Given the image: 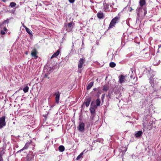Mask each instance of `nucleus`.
Instances as JSON below:
<instances>
[{"label": "nucleus", "mask_w": 161, "mask_h": 161, "mask_svg": "<svg viewBox=\"0 0 161 161\" xmlns=\"http://www.w3.org/2000/svg\"><path fill=\"white\" fill-rule=\"evenodd\" d=\"M87 152V151H86V150H85L82 153H81L77 157L76 159L77 160H79L82 157V155L84 154V152H85V153H86Z\"/></svg>", "instance_id": "obj_15"}, {"label": "nucleus", "mask_w": 161, "mask_h": 161, "mask_svg": "<svg viewBox=\"0 0 161 161\" xmlns=\"http://www.w3.org/2000/svg\"><path fill=\"white\" fill-rule=\"evenodd\" d=\"M55 102L57 103H58L59 102V97L60 96V93L59 91L57 93H55Z\"/></svg>", "instance_id": "obj_10"}, {"label": "nucleus", "mask_w": 161, "mask_h": 161, "mask_svg": "<svg viewBox=\"0 0 161 161\" xmlns=\"http://www.w3.org/2000/svg\"><path fill=\"white\" fill-rule=\"evenodd\" d=\"M44 78H47L48 79L49 78V77H48V75L47 74H46L44 75Z\"/></svg>", "instance_id": "obj_31"}, {"label": "nucleus", "mask_w": 161, "mask_h": 161, "mask_svg": "<svg viewBox=\"0 0 161 161\" xmlns=\"http://www.w3.org/2000/svg\"><path fill=\"white\" fill-rule=\"evenodd\" d=\"M7 29L6 27H4L3 28V30H1V33L2 35H4L7 32Z\"/></svg>", "instance_id": "obj_20"}, {"label": "nucleus", "mask_w": 161, "mask_h": 161, "mask_svg": "<svg viewBox=\"0 0 161 161\" xmlns=\"http://www.w3.org/2000/svg\"><path fill=\"white\" fill-rule=\"evenodd\" d=\"M130 8H131L130 9V11H131V10H132V8L131 7H130Z\"/></svg>", "instance_id": "obj_38"}, {"label": "nucleus", "mask_w": 161, "mask_h": 161, "mask_svg": "<svg viewBox=\"0 0 161 161\" xmlns=\"http://www.w3.org/2000/svg\"><path fill=\"white\" fill-rule=\"evenodd\" d=\"M34 157L33 153L32 151L29 152L28 154L26 157L27 161H31V160Z\"/></svg>", "instance_id": "obj_5"}, {"label": "nucleus", "mask_w": 161, "mask_h": 161, "mask_svg": "<svg viewBox=\"0 0 161 161\" xmlns=\"http://www.w3.org/2000/svg\"><path fill=\"white\" fill-rule=\"evenodd\" d=\"M91 100V99L90 97H89L86 99L83 104L84 105L85 104L86 107H88L89 105Z\"/></svg>", "instance_id": "obj_8"}, {"label": "nucleus", "mask_w": 161, "mask_h": 161, "mask_svg": "<svg viewBox=\"0 0 161 161\" xmlns=\"http://www.w3.org/2000/svg\"><path fill=\"white\" fill-rule=\"evenodd\" d=\"M85 62V58H80L79 61L78 65V69L81 68L83 66V64H84Z\"/></svg>", "instance_id": "obj_4"}, {"label": "nucleus", "mask_w": 161, "mask_h": 161, "mask_svg": "<svg viewBox=\"0 0 161 161\" xmlns=\"http://www.w3.org/2000/svg\"><path fill=\"white\" fill-rule=\"evenodd\" d=\"M97 16L99 19H103L104 17L103 13L101 11H100L97 13Z\"/></svg>", "instance_id": "obj_12"}, {"label": "nucleus", "mask_w": 161, "mask_h": 161, "mask_svg": "<svg viewBox=\"0 0 161 161\" xmlns=\"http://www.w3.org/2000/svg\"><path fill=\"white\" fill-rule=\"evenodd\" d=\"M25 54H26V55L28 54V52H25Z\"/></svg>", "instance_id": "obj_37"}, {"label": "nucleus", "mask_w": 161, "mask_h": 161, "mask_svg": "<svg viewBox=\"0 0 161 161\" xmlns=\"http://www.w3.org/2000/svg\"><path fill=\"white\" fill-rule=\"evenodd\" d=\"M38 52L35 47L33 48L31 52V55L34 59H37L38 57Z\"/></svg>", "instance_id": "obj_2"}, {"label": "nucleus", "mask_w": 161, "mask_h": 161, "mask_svg": "<svg viewBox=\"0 0 161 161\" xmlns=\"http://www.w3.org/2000/svg\"><path fill=\"white\" fill-rule=\"evenodd\" d=\"M142 131H139L135 134V136L136 137L140 136L142 135Z\"/></svg>", "instance_id": "obj_16"}, {"label": "nucleus", "mask_w": 161, "mask_h": 161, "mask_svg": "<svg viewBox=\"0 0 161 161\" xmlns=\"http://www.w3.org/2000/svg\"><path fill=\"white\" fill-rule=\"evenodd\" d=\"M96 105H95L96 107L99 106L100 105L101 103V101L100 99L99 98H97L96 100Z\"/></svg>", "instance_id": "obj_21"}, {"label": "nucleus", "mask_w": 161, "mask_h": 161, "mask_svg": "<svg viewBox=\"0 0 161 161\" xmlns=\"http://www.w3.org/2000/svg\"><path fill=\"white\" fill-rule=\"evenodd\" d=\"M130 78H133V76L132 75L130 76Z\"/></svg>", "instance_id": "obj_36"}, {"label": "nucleus", "mask_w": 161, "mask_h": 161, "mask_svg": "<svg viewBox=\"0 0 161 161\" xmlns=\"http://www.w3.org/2000/svg\"><path fill=\"white\" fill-rule=\"evenodd\" d=\"M73 24H74V23L73 22L69 23L68 24V27L69 28H71V27H72L73 26Z\"/></svg>", "instance_id": "obj_28"}, {"label": "nucleus", "mask_w": 161, "mask_h": 161, "mask_svg": "<svg viewBox=\"0 0 161 161\" xmlns=\"http://www.w3.org/2000/svg\"><path fill=\"white\" fill-rule=\"evenodd\" d=\"M9 19H7L6 20H5L2 23V25H3V24H4V23H7V24H8L9 22Z\"/></svg>", "instance_id": "obj_29"}, {"label": "nucleus", "mask_w": 161, "mask_h": 161, "mask_svg": "<svg viewBox=\"0 0 161 161\" xmlns=\"http://www.w3.org/2000/svg\"><path fill=\"white\" fill-rule=\"evenodd\" d=\"M143 10L144 11V15H146L147 14V11H146V9L145 8H144L143 9Z\"/></svg>", "instance_id": "obj_32"}, {"label": "nucleus", "mask_w": 161, "mask_h": 161, "mask_svg": "<svg viewBox=\"0 0 161 161\" xmlns=\"http://www.w3.org/2000/svg\"><path fill=\"white\" fill-rule=\"evenodd\" d=\"M119 82L120 83H122L125 81V76L123 75H121L119 76Z\"/></svg>", "instance_id": "obj_9"}, {"label": "nucleus", "mask_w": 161, "mask_h": 161, "mask_svg": "<svg viewBox=\"0 0 161 161\" xmlns=\"http://www.w3.org/2000/svg\"><path fill=\"white\" fill-rule=\"evenodd\" d=\"M120 17L119 16H117L114 18L112 19L108 27V29L113 28L115 26V24L118 22V20L119 19Z\"/></svg>", "instance_id": "obj_1"}, {"label": "nucleus", "mask_w": 161, "mask_h": 161, "mask_svg": "<svg viewBox=\"0 0 161 161\" xmlns=\"http://www.w3.org/2000/svg\"><path fill=\"white\" fill-rule=\"evenodd\" d=\"M109 66L111 68H114L116 64L113 62H111L110 63Z\"/></svg>", "instance_id": "obj_26"}, {"label": "nucleus", "mask_w": 161, "mask_h": 161, "mask_svg": "<svg viewBox=\"0 0 161 161\" xmlns=\"http://www.w3.org/2000/svg\"><path fill=\"white\" fill-rule=\"evenodd\" d=\"M6 125L5 117L4 116L0 118V128H2L3 126Z\"/></svg>", "instance_id": "obj_3"}, {"label": "nucleus", "mask_w": 161, "mask_h": 161, "mask_svg": "<svg viewBox=\"0 0 161 161\" xmlns=\"http://www.w3.org/2000/svg\"><path fill=\"white\" fill-rule=\"evenodd\" d=\"M149 80H150L149 82L150 83L151 85L152 86L153 84V85H154V83H153L154 79H153V78L151 77L149 78Z\"/></svg>", "instance_id": "obj_25"}, {"label": "nucleus", "mask_w": 161, "mask_h": 161, "mask_svg": "<svg viewBox=\"0 0 161 161\" xmlns=\"http://www.w3.org/2000/svg\"><path fill=\"white\" fill-rule=\"evenodd\" d=\"M93 82L92 81L90 82L87 85L86 89L87 90H89L92 87L93 85Z\"/></svg>", "instance_id": "obj_17"}, {"label": "nucleus", "mask_w": 161, "mask_h": 161, "mask_svg": "<svg viewBox=\"0 0 161 161\" xmlns=\"http://www.w3.org/2000/svg\"><path fill=\"white\" fill-rule=\"evenodd\" d=\"M75 0H69V2L71 3H73L74 2Z\"/></svg>", "instance_id": "obj_30"}, {"label": "nucleus", "mask_w": 161, "mask_h": 161, "mask_svg": "<svg viewBox=\"0 0 161 161\" xmlns=\"http://www.w3.org/2000/svg\"><path fill=\"white\" fill-rule=\"evenodd\" d=\"M25 30L27 33L30 35H32V31L30 30L28 28H26L25 29Z\"/></svg>", "instance_id": "obj_22"}, {"label": "nucleus", "mask_w": 161, "mask_h": 161, "mask_svg": "<svg viewBox=\"0 0 161 161\" xmlns=\"http://www.w3.org/2000/svg\"><path fill=\"white\" fill-rule=\"evenodd\" d=\"M139 3L141 7L138 9H142V7L146 4L145 0H140Z\"/></svg>", "instance_id": "obj_11"}, {"label": "nucleus", "mask_w": 161, "mask_h": 161, "mask_svg": "<svg viewBox=\"0 0 161 161\" xmlns=\"http://www.w3.org/2000/svg\"><path fill=\"white\" fill-rule=\"evenodd\" d=\"M6 1L7 0H2V1L3 2H6Z\"/></svg>", "instance_id": "obj_35"}, {"label": "nucleus", "mask_w": 161, "mask_h": 161, "mask_svg": "<svg viewBox=\"0 0 161 161\" xmlns=\"http://www.w3.org/2000/svg\"><path fill=\"white\" fill-rule=\"evenodd\" d=\"M104 95H105L104 94H103L101 98L102 99V100L103 99V98L104 97Z\"/></svg>", "instance_id": "obj_33"}, {"label": "nucleus", "mask_w": 161, "mask_h": 161, "mask_svg": "<svg viewBox=\"0 0 161 161\" xmlns=\"http://www.w3.org/2000/svg\"><path fill=\"white\" fill-rule=\"evenodd\" d=\"M160 47H161V45H158L159 48Z\"/></svg>", "instance_id": "obj_39"}, {"label": "nucleus", "mask_w": 161, "mask_h": 161, "mask_svg": "<svg viewBox=\"0 0 161 161\" xmlns=\"http://www.w3.org/2000/svg\"><path fill=\"white\" fill-rule=\"evenodd\" d=\"M93 103V102H92V103H91V105H92V103Z\"/></svg>", "instance_id": "obj_40"}, {"label": "nucleus", "mask_w": 161, "mask_h": 161, "mask_svg": "<svg viewBox=\"0 0 161 161\" xmlns=\"http://www.w3.org/2000/svg\"><path fill=\"white\" fill-rule=\"evenodd\" d=\"M31 142H27L26 143L24 147L23 148H22V149H20V150L18 151L17 152V153H19L20 152H21V151H23L24 150H25L26 149H27L29 147V146L30 145V144H31Z\"/></svg>", "instance_id": "obj_6"}, {"label": "nucleus", "mask_w": 161, "mask_h": 161, "mask_svg": "<svg viewBox=\"0 0 161 161\" xmlns=\"http://www.w3.org/2000/svg\"><path fill=\"white\" fill-rule=\"evenodd\" d=\"M85 125L83 123H80L78 128V130L81 132H83L84 131Z\"/></svg>", "instance_id": "obj_7"}, {"label": "nucleus", "mask_w": 161, "mask_h": 161, "mask_svg": "<svg viewBox=\"0 0 161 161\" xmlns=\"http://www.w3.org/2000/svg\"><path fill=\"white\" fill-rule=\"evenodd\" d=\"M108 89V87L107 85H105L103 86V90L105 91H107Z\"/></svg>", "instance_id": "obj_23"}, {"label": "nucleus", "mask_w": 161, "mask_h": 161, "mask_svg": "<svg viewBox=\"0 0 161 161\" xmlns=\"http://www.w3.org/2000/svg\"><path fill=\"white\" fill-rule=\"evenodd\" d=\"M4 153L5 152L3 150L0 152V161H3V156Z\"/></svg>", "instance_id": "obj_18"}, {"label": "nucleus", "mask_w": 161, "mask_h": 161, "mask_svg": "<svg viewBox=\"0 0 161 161\" xmlns=\"http://www.w3.org/2000/svg\"><path fill=\"white\" fill-rule=\"evenodd\" d=\"M22 26L25 29L27 28V27H26V26L24 24H22Z\"/></svg>", "instance_id": "obj_34"}, {"label": "nucleus", "mask_w": 161, "mask_h": 161, "mask_svg": "<svg viewBox=\"0 0 161 161\" xmlns=\"http://www.w3.org/2000/svg\"><path fill=\"white\" fill-rule=\"evenodd\" d=\"M60 53V49H58L57 50L56 52L55 53L51 56V58H52L54 57H57Z\"/></svg>", "instance_id": "obj_14"}, {"label": "nucleus", "mask_w": 161, "mask_h": 161, "mask_svg": "<svg viewBox=\"0 0 161 161\" xmlns=\"http://www.w3.org/2000/svg\"><path fill=\"white\" fill-rule=\"evenodd\" d=\"M93 90H96V88H94V89H93Z\"/></svg>", "instance_id": "obj_41"}, {"label": "nucleus", "mask_w": 161, "mask_h": 161, "mask_svg": "<svg viewBox=\"0 0 161 161\" xmlns=\"http://www.w3.org/2000/svg\"><path fill=\"white\" fill-rule=\"evenodd\" d=\"M79 72L80 73L81 72V70H80V71H79Z\"/></svg>", "instance_id": "obj_42"}, {"label": "nucleus", "mask_w": 161, "mask_h": 161, "mask_svg": "<svg viewBox=\"0 0 161 161\" xmlns=\"http://www.w3.org/2000/svg\"><path fill=\"white\" fill-rule=\"evenodd\" d=\"M16 5V3L12 2H11L9 5V6L11 7H15Z\"/></svg>", "instance_id": "obj_27"}, {"label": "nucleus", "mask_w": 161, "mask_h": 161, "mask_svg": "<svg viewBox=\"0 0 161 161\" xmlns=\"http://www.w3.org/2000/svg\"><path fill=\"white\" fill-rule=\"evenodd\" d=\"M97 107L95 105L93 107H91L90 108V110L91 113L92 115H93L95 113V108H96Z\"/></svg>", "instance_id": "obj_13"}, {"label": "nucleus", "mask_w": 161, "mask_h": 161, "mask_svg": "<svg viewBox=\"0 0 161 161\" xmlns=\"http://www.w3.org/2000/svg\"><path fill=\"white\" fill-rule=\"evenodd\" d=\"M65 149L63 145L60 146L58 147V150L60 152H63Z\"/></svg>", "instance_id": "obj_19"}, {"label": "nucleus", "mask_w": 161, "mask_h": 161, "mask_svg": "<svg viewBox=\"0 0 161 161\" xmlns=\"http://www.w3.org/2000/svg\"><path fill=\"white\" fill-rule=\"evenodd\" d=\"M29 87L28 86H26L23 88V91L25 93H26L28 91Z\"/></svg>", "instance_id": "obj_24"}]
</instances>
